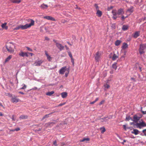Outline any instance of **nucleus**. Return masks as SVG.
Here are the masks:
<instances>
[{
	"label": "nucleus",
	"mask_w": 146,
	"mask_h": 146,
	"mask_svg": "<svg viewBox=\"0 0 146 146\" xmlns=\"http://www.w3.org/2000/svg\"><path fill=\"white\" fill-rule=\"evenodd\" d=\"M126 142V140H123V142H122L121 143L123 145V144H124V143L125 142Z\"/></svg>",
	"instance_id": "5fc2aeb1"
},
{
	"label": "nucleus",
	"mask_w": 146,
	"mask_h": 146,
	"mask_svg": "<svg viewBox=\"0 0 146 146\" xmlns=\"http://www.w3.org/2000/svg\"><path fill=\"white\" fill-rule=\"evenodd\" d=\"M52 114V113H50L47 114H46L42 118V119H41V120H43L44 119L46 118H48L49 117V115Z\"/></svg>",
	"instance_id": "7c9ffc66"
},
{
	"label": "nucleus",
	"mask_w": 146,
	"mask_h": 146,
	"mask_svg": "<svg viewBox=\"0 0 146 146\" xmlns=\"http://www.w3.org/2000/svg\"><path fill=\"white\" fill-rule=\"evenodd\" d=\"M135 125L137 128H139V129H141L143 127L146 126V124L143 121V120L141 119L139 121V123L137 122L135 124Z\"/></svg>",
	"instance_id": "7ed1b4c3"
},
{
	"label": "nucleus",
	"mask_w": 146,
	"mask_h": 146,
	"mask_svg": "<svg viewBox=\"0 0 146 146\" xmlns=\"http://www.w3.org/2000/svg\"><path fill=\"white\" fill-rule=\"evenodd\" d=\"M146 50V44H143L140 45L139 52L141 54H143Z\"/></svg>",
	"instance_id": "20e7f679"
},
{
	"label": "nucleus",
	"mask_w": 146,
	"mask_h": 146,
	"mask_svg": "<svg viewBox=\"0 0 146 146\" xmlns=\"http://www.w3.org/2000/svg\"><path fill=\"white\" fill-rule=\"evenodd\" d=\"M98 98H97L95 100H94L95 102H96V101H97L98 100Z\"/></svg>",
	"instance_id": "052dcab7"
},
{
	"label": "nucleus",
	"mask_w": 146,
	"mask_h": 146,
	"mask_svg": "<svg viewBox=\"0 0 146 146\" xmlns=\"http://www.w3.org/2000/svg\"><path fill=\"white\" fill-rule=\"evenodd\" d=\"M7 24V23H4L2 24L1 26L2 27L3 29L7 30L8 29V27L6 26Z\"/></svg>",
	"instance_id": "412c9836"
},
{
	"label": "nucleus",
	"mask_w": 146,
	"mask_h": 146,
	"mask_svg": "<svg viewBox=\"0 0 146 146\" xmlns=\"http://www.w3.org/2000/svg\"><path fill=\"white\" fill-rule=\"evenodd\" d=\"M40 7L43 9H46L48 7V6L47 5L43 4L41 5Z\"/></svg>",
	"instance_id": "cd10ccee"
},
{
	"label": "nucleus",
	"mask_w": 146,
	"mask_h": 146,
	"mask_svg": "<svg viewBox=\"0 0 146 146\" xmlns=\"http://www.w3.org/2000/svg\"><path fill=\"white\" fill-rule=\"evenodd\" d=\"M68 73H69V72H66L65 73V76L66 77H67L68 76Z\"/></svg>",
	"instance_id": "8fccbe9b"
},
{
	"label": "nucleus",
	"mask_w": 146,
	"mask_h": 146,
	"mask_svg": "<svg viewBox=\"0 0 146 146\" xmlns=\"http://www.w3.org/2000/svg\"><path fill=\"white\" fill-rule=\"evenodd\" d=\"M45 39L46 40H49V38L47 37H45Z\"/></svg>",
	"instance_id": "13d9d810"
},
{
	"label": "nucleus",
	"mask_w": 146,
	"mask_h": 146,
	"mask_svg": "<svg viewBox=\"0 0 146 146\" xmlns=\"http://www.w3.org/2000/svg\"><path fill=\"white\" fill-rule=\"evenodd\" d=\"M126 52H127L126 51H125L124 52V55H125L126 54Z\"/></svg>",
	"instance_id": "0e129e2a"
},
{
	"label": "nucleus",
	"mask_w": 146,
	"mask_h": 146,
	"mask_svg": "<svg viewBox=\"0 0 146 146\" xmlns=\"http://www.w3.org/2000/svg\"><path fill=\"white\" fill-rule=\"evenodd\" d=\"M107 117H104V118H102L101 119V121L103 122L104 121L106 122L107 120Z\"/></svg>",
	"instance_id": "2f4dec72"
},
{
	"label": "nucleus",
	"mask_w": 146,
	"mask_h": 146,
	"mask_svg": "<svg viewBox=\"0 0 146 146\" xmlns=\"http://www.w3.org/2000/svg\"><path fill=\"white\" fill-rule=\"evenodd\" d=\"M142 116L141 114H135L133 116V119L132 121L137 123L141 117Z\"/></svg>",
	"instance_id": "39448f33"
},
{
	"label": "nucleus",
	"mask_w": 146,
	"mask_h": 146,
	"mask_svg": "<svg viewBox=\"0 0 146 146\" xmlns=\"http://www.w3.org/2000/svg\"><path fill=\"white\" fill-rule=\"evenodd\" d=\"M10 1L14 3H19L21 2V0H10Z\"/></svg>",
	"instance_id": "b1692460"
},
{
	"label": "nucleus",
	"mask_w": 146,
	"mask_h": 146,
	"mask_svg": "<svg viewBox=\"0 0 146 146\" xmlns=\"http://www.w3.org/2000/svg\"><path fill=\"white\" fill-rule=\"evenodd\" d=\"M37 89V88L36 87H35L33 88L32 89H33V90H36Z\"/></svg>",
	"instance_id": "e2e57ef3"
},
{
	"label": "nucleus",
	"mask_w": 146,
	"mask_h": 146,
	"mask_svg": "<svg viewBox=\"0 0 146 146\" xmlns=\"http://www.w3.org/2000/svg\"><path fill=\"white\" fill-rule=\"evenodd\" d=\"M29 21L30 22L29 24H27L24 25H20L18 26L14 29V30H18L20 29L22 30H24L31 27L34 24V21L31 19H29Z\"/></svg>",
	"instance_id": "f257e3e1"
},
{
	"label": "nucleus",
	"mask_w": 146,
	"mask_h": 146,
	"mask_svg": "<svg viewBox=\"0 0 146 146\" xmlns=\"http://www.w3.org/2000/svg\"><path fill=\"white\" fill-rule=\"evenodd\" d=\"M0 107H2L3 108H4V107L2 105V104L1 102H0Z\"/></svg>",
	"instance_id": "09e8293b"
},
{
	"label": "nucleus",
	"mask_w": 146,
	"mask_h": 146,
	"mask_svg": "<svg viewBox=\"0 0 146 146\" xmlns=\"http://www.w3.org/2000/svg\"><path fill=\"white\" fill-rule=\"evenodd\" d=\"M133 123H133V122H131V123H130V124L131 125H132V124H133Z\"/></svg>",
	"instance_id": "774afa93"
},
{
	"label": "nucleus",
	"mask_w": 146,
	"mask_h": 146,
	"mask_svg": "<svg viewBox=\"0 0 146 146\" xmlns=\"http://www.w3.org/2000/svg\"><path fill=\"white\" fill-rule=\"evenodd\" d=\"M68 55L71 58H72V55L70 52H68Z\"/></svg>",
	"instance_id": "79ce46f5"
},
{
	"label": "nucleus",
	"mask_w": 146,
	"mask_h": 146,
	"mask_svg": "<svg viewBox=\"0 0 146 146\" xmlns=\"http://www.w3.org/2000/svg\"><path fill=\"white\" fill-rule=\"evenodd\" d=\"M22 86H23V87L20 89H25L26 88L27 86L25 84H23Z\"/></svg>",
	"instance_id": "c9c22d12"
},
{
	"label": "nucleus",
	"mask_w": 146,
	"mask_h": 146,
	"mask_svg": "<svg viewBox=\"0 0 146 146\" xmlns=\"http://www.w3.org/2000/svg\"><path fill=\"white\" fill-rule=\"evenodd\" d=\"M19 93L20 94H24V93L22 92H19Z\"/></svg>",
	"instance_id": "680f3d73"
},
{
	"label": "nucleus",
	"mask_w": 146,
	"mask_h": 146,
	"mask_svg": "<svg viewBox=\"0 0 146 146\" xmlns=\"http://www.w3.org/2000/svg\"><path fill=\"white\" fill-rule=\"evenodd\" d=\"M54 91H51L50 92H48L46 93V94L47 96H51L52 94L54 93Z\"/></svg>",
	"instance_id": "c85d7f7f"
},
{
	"label": "nucleus",
	"mask_w": 146,
	"mask_h": 146,
	"mask_svg": "<svg viewBox=\"0 0 146 146\" xmlns=\"http://www.w3.org/2000/svg\"><path fill=\"white\" fill-rule=\"evenodd\" d=\"M71 58V61L72 63V64L73 65H74V59L73 58Z\"/></svg>",
	"instance_id": "ea45409f"
},
{
	"label": "nucleus",
	"mask_w": 146,
	"mask_h": 146,
	"mask_svg": "<svg viewBox=\"0 0 146 146\" xmlns=\"http://www.w3.org/2000/svg\"><path fill=\"white\" fill-rule=\"evenodd\" d=\"M12 119L13 121H15L16 119V118L15 117V116L14 115L12 116Z\"/></svg>",
	"instance_id": "a18cd8bd"
},
{
	"label": "nucleus",
	"mask_w": 146,
	"mask_h": 146,
	"mask_svg": "<svg viewBox=\"0 0 146 146\" xmlns=\"http://www.w3.org/2000/svg\"><path fill=\"white\" fill-rule=\"evenodd\" d=\"M11 131H15V129H12V130H11Z\"/></svg>",
	"instance_id": "338daca9"
},
{
	"label": "nucleus",
	"mask_w": 146,
	"mask_h": 146,
	"mask_svg": "<svg viewBox=\"0 0 146 146\" xmlns=\"http://www.w3.org/2000/svg\"><path fill=\"white\" fill-rule=\"evenodd\" d=\"M44 18L48 20L55 21V19L53 17L50 16H45L44 17Z\"/></svg>",
	"instance_id": "f8f14e48"
},
{
	"label": "nucleus",
	"mask_w": 146,
	"mask_h": 146,
	"mask_svg": "<svg viewBox=\"0 0 146 146\" xmlns=\"http://www.w3.org/2000/svg\"><path fill=\"white\" fill-rule=\"evenodd\" d=\"M26 48L29 51H33V50L31 49V48H30L29 47H26Z\"/></svg>",
	"instance_id": "a19ab883"
},
{
	"label": "nucleus",
	"mask_w": 146,
	"mask_h": 146,
	"mask_svg": "<svg viewBox=\"0 0 146 146\" xmlns=\"http://www.w3.org/2000/svg\"><path fill=\"white\" fill-rule=\"evenodd\" d=\"M3 115V114L2 113L0 112V116H2Z\"/></svg>",
	"instance_id": "69168bd1"
},
{
	"label": "nucleus",
	"mask_w": 146,
	"mask_h": 146,
	"mask_svg": "<svg viewBox=\"0 0 146 146\" xmlns=\"http://www.w3.org/2000/svg\"><path fill=\"white\" fill-rule=\"evenodd\" d=\"M100 54L98 52H96L95 58L97 61H99L100 57Z\"/></svg>",
	"instance_id": "dca6fc26"
},
{
	"label": "nucleus",
	"mask_w": 146,
	"mask_h": 146,
	"mask_svg": "<svg viewBox=\"0 0 146 146\" xmlns=\"http://www.w3.org/2000/svg\"><path fill=\"white\" fill-rule=\"evenodd\" d=\"M19 99L16 97H13L11 99V102L13 103H17L19 101Z\"/></svg>",
	"instance_id": "9d476101"
},
{
	"label": "nucleus",
	"mask_w": 146,
	"mask_h": 146,
	"mask_svg": "<svg viewBox=\"0 0 146 146\" xmlns=\"http://www.w3.org/2000/svg\"><path fill=\"white\" fill-rule=\"evenodd\" d=\"M133 11V7L132 6H131L126 10V13H132Z\"/></svg>",
	"instance_id": "4468645a"
},
{
	"label": "nucleus",
	"mask_w": 146,
	"mask_h": 146,
	"mask_svg": "<svg viewBox=\"0 0 146 146\" xmlns=\"http://www.w3.org/2000/svg\"><path fill=\"white\" fill-rule=\"evenodd\" d=\"M19 55L21 56L24 57L25 56L26 57H28V52H24L22 51H21L19 53Z\"/></svg>",
	"instance_id": "6e6552de"
},
{
	"label": "nucleus",
	"mask_w": 146,
	"mask_h": 146,
	"mask_svg": "<svg viewBox=\"0 0 146 146\" xmlns=\"http://www.w3.org/2000/svg\"><path fill=\"white\" fill-rule=\"evenodd\" d=\"M6 48L8 51L10 53H13L14 52V50L11 47L6 46Z\"/></svg>",
	"instance_id": "f3484780"
},
{
	"label": "nucleus",
	"mask_w": 146,
	"mask_h": 146,
	"mask_svg": "<svg viewBox=\"0 0 146 146\" xmlns=\"http://www.w3.org/2000/svg\"><path fill=\"white\" fill-rule=\"evenodd\" d=\"M43 61L42 60L37 59L35 61L34 65L36 66H39L41 65Z\"/></svg>",
	"instance_id": "0eeeda50"
},
{
	"label": "nucleus",
	"mask_w": 146,
	"mask_h": 146,
	"mask_svg": "<svg viewBox=\"0 0 146 146\" xmlns=\"http://www.w3.org/2000/svg\"><path fill=\"white\" fill-rule=\"evenodd\" d=\"M100 130H101V132L102 133H104L106 131L105 128L104 127L101 128Z\"/></svg>",
	"instance_id": "f704fd0d"
},
{
	"label": "nucleus",
	"mask_w": 146,
	"mask_h": 146,
	"mask_svg": "<svg viewBox=\"0 0 146 146\" xmlns=\"http://www.w3.org/2000/svg\"><path fill=\"white\" fill-rule=\"evenodd\" d=\"M118 58V56L116 55L115 54H114L113 55L112 59L113 60H116V59Z\"/></svg>",
	"instance_id": "c756f323"
},
{
	"label": "nucleus",
	"mask_w": 146,
	"mask_h": 146,
	"mask_svg": "<svg viewBox=\"0 0 146 146\" xmlns=\"http://www.w3.org/2000/svg\"><path fill=\"white\" fill-rule=\"evenodd\" d=\"M28 54H30L31 56H32L33 55V54L31 53H29L28 52Z\"/></svg>",
	"instance_id": "bf43d9fd"
},
{
	"label": "nucleus",
	"mask_w": 146,
	"mask_h": 146,
	"mask_svg": "<svg viewBox=\"0 0 146 146\" xmlns=\"http://www.w3.org/2000/svg\"><path fill=\"white\" fill-rule=\"evenodd\" d=\"M111 12L113 15L112 18L113 19H115L118 17V15H122L124 13L123 9L122 8L118 9L117 11L115 10H113Z\"/></svg>",
	"instance_id": "f03ea898"
},
{
	"label": "nucleus",
	"mask_w": 146,
	"mask_h": 146,
	"mask_svg": "<svg viewBox=\"0 0 146 146\" xmlns=\"http://www.w3.org/2000/svg\"><path fill=\"white\" fill-rule=\"evenodd\" d=\"M126 119L127 121H129L130 119H131L132 121L133 120V119H132L129 116L126 117Z\"/></svg>",
	"instance_id": "4c0bfd02"
},
{
	"label": "nucleus",
	"mask_w": 146,
	"mask_h": 146,
	"mask_svg": "<svg viewBox=\"0 0 146 146\" xmlns=\"http://www.w3.org/2000/svg\"><path fill=\"white\" fill-rule=\"evenodd\" d=\"M104 86L105 88L106 89H108L110 87V86H109V85L107 84H105Z\"/></svg>",
	"instance_id": "58836bf2"
},
{
	"label": "nucleus",
	"mask_w": 146,
	"mask_h": 146,
	"mask_svg": "<svg viewBox=\"0 0 146 146\" xmlns=\"http://www.w3.org/2000/svg\"><path fill=\"white\" fill-rule=\"evenodd\" d=\"M56 141H54V143H53V144L55 146H56Z\"/></svg>",
	"instance_id": "864d4df0"
},
{
	"label": "nucleus",
	"mask_w": 146,
	"mask_h": 146,
	"mask_svg": "<svg viewBox=\"0 0 146 146\" xmlns=\"http://www.w3.org/2000/svg\"><path fill=\"white\" fill-rule=\"evenodd\" d=\"M61 95L62 98H64L67 96V93L66 92H62L61 93Z\"/></svg>",
	"instance_id": "aec40b11"
},
{
	"label": "nucleus",
	"mask_w": 146,
	"mask_h": 146,
	"mask_svg": "<svg viewBox=\"0 0 146 146\" xmlns=\"http://www.w3.org/2000/svg\"><path fill=\"white\" fill-rule=\"evenodd\" d=\"M140 131L137 129H134L133 131L131 132V133L133 134H134L135 135H137L139 134Z\"/></svg>",
	"instance_id": "2eb2a0df"
},
{
	"label": "nucleus",
	"mask_w": 146,
	"mask_h": 146,
	"mask_svg": "<svg viewBox=\"0 0 146 146\" xmlns=\"http://www.w3.org/2000/svg\"><path fill=\"white\" fill-rule=\"evenodd\" d=\"M104 102V100H103V101H101L100 102V104H99L100 105L102 104Z\"/></svg>",
	"instance_id": "3c124183"
},
{
	"label": "nucleus",
	"mask_w": 146,
	"mask_h": 146,
	"mask_svg": "<svg viewBox=\"0 0 146 146\" xmlns=\"http://www.w3.org/2000/svg\"><path fill=\"white\" fill-rule=\"evenodd\" d=\"M94 7H95L97 11L98 10H99V7L98 6V5L96 4H95L94 5Z\"/></svg>",
	"instance_id": "e433bc0d"
},
{
	"label": "nucleus",
	"mask_w": 146,
	"mask_h": 146,
	"mask_svg": "<svg viewBox=\"0 0 146 146\" xmlns=\"http://www.w3.org/2000/svg\"><path fill=\"white\" fill-rule=\"evenodd\" d=\"M44 52L45 54L47 57V59L49 61H51L52 60V58L49 55L47 51H45Z\"/></svg>",
	"instance_id": "9b49d317"
},
{
	"label": "nucleus",
	"mask_w": 146,
	"mask_h": 146,
	"mask_svg": "<svg viewBox=\"0 0 146 146\" xmlns=\"http://www.w3.org/2000/svg\"><path fill=\"white\" fill-rule=\"evenodd\" d=\"M28 117L27 115H22L20 116L19 119H26Z\"/></svg>",
	"instance_id": "5701e85b"
},
{
	"label": "nucleus",
	"mask_w": 146,
	"mask_h": 146,
	"mask_svg": "<svg viewBox=\"0 0 146 146\" xmlns=\"http://www.w3.org/2000/svg\"><path fill=\"white\" fill-rule=\"evenodd\" d=\"M121 41L120 40H117L115 42V45L116 46H119L121 43Z\"/></svg>",
	"instance_id": "4be33fe9"
},
{
	"label": "nucleus",
	"mask_w": 146,
	"mask_h": 146,
	"mask_svg": "<svg viewBox=\"0 0 146 146\" xmlns=\"http://www.w3.org/2000/svg\"><path fill=\"white\" fill-rule=\"evenodd\" d=\"M66 70V67L64 66L62 67L59 71V73L61 74H64Z\"/></svg>",
	"instance_id": "1a4fd4ad"
},
{
	"label": "nucleus",
	"mask_w": 146,
	"mask_h": 146,
	"mask_svg": "<svg viewBox=\"0 0 146 146\" xmlns=\"http://www.w3.org/2000/svg\"><path fill=\"white\" fill-rule=\"evenodd\" d=\"M53 41L55 43L56 46L61 51L64 49V46H62L60 44L58 43L56 40L54 39Z\"/></svg>",
	"instance_id": "423d86ee"
},
{
	"label": "nucleus",
	"mask_w": 146,
	"mask_h": 146,
	"mask_svg": "<svg viewBox=\"0 0 146 146\" xmlns=\"http://www.w3.org/2000/svg\"><path fill=\"white\" fill-rule=\"evenodd\" d=\"M123 128L125 130H126L127 129V127H126L125 125H123Z\"/></svg>",
	"instance_id": "49530a36"
},
{
	"label": "nucleus",
	"mask_w": 146,
	"mask_h": 146,
	"mask_svg": "<svg viewBox=\"0 0 146 146\" xmlns=\"http://www.w3.org/2000/svg\"><path fill=\"white\" fill-rule=\"evenodd\" d=\"M128 25H123L122 27V29L124 31H126L128 29Z\"/></svg>",
	"instance_id": "a878e982"
},
{
	"label": "nucleus",
	"mask_w": 146,
	"mask_h": 146,
	"mask_svg": "<svg viewBox=\"0 0 146 146\" xmlns=\"http://www.w3.org/2000/svg\"><path fill=\"white\" fill-rule=\"evenodd\" d=\"M140 35V31H136L133 36V37L135 38H136Z\"/></svg>",
	"instance_id": "a211bd4d"
},
{
	"label": "nucleus",
	"mask_w": 146,
	"mask_h": 146,
	"mask_svg": "<svg viewBox=\"0 0 146 146\" xmlns=\"http://www.w3.org/2000/svg\"><path fill=\"white\" fill-rule=\"evenodd\" d=\"M133 129V127H127V129H130V130H131Z\"/></svg>",
	"instance_id": "603ef678"
},
{
	"label": "nucleus",
	"mask_w": 146,
	"mask_h": 146,
	"mask_svg": "<svg viewBox=\"0 0 146 146\" xmlns=\"http://www.w3.org/2000/svg\"><path fill=\"white\" fill-rule=\"evenodd\" d=\"M65 103H64L63 104H60L59 105V106H61L62 105H64V104Z\"/></svg>",
	"instance_id": "6e6d98bb"
},
{
	"label": "nucleus",
	"mask_w": 146,
	"mask_h": 146,
	"mask_svg": "<svg viewBox=\"0 0 146 146\" xmlns=\"http://www.w3.org/2000/svg\"><path fill=\"white\" fill-rule=\"evenodd\" d=\"M12 55H9V56L5 59V62H6L8 61H9L12 58Z\"/></svg>",
	"instance_id": "393cba45"
},
{
	"label": "nucleus",
	"mask_w": 146,
	"mask_h": 146,
	"mask_svg": "<svg viewBox=\"0 0 146 146\" xmlns=\"http://www.w3.org/2000/svg\"><path fill=\"white\" fill-rule=\"evenodd\" d=\"M140 135L142 136H146V129H143L142 132L140 134Z\"/></svg>",
	"instance_id": "bb28decb"
},
{
	"label": "nucleus",
	"mask_w": 146,
	"mask_h": 146,
	"mask_svg": "<svg viewBox=\"0 0 146 146\" xmlns=\"http://www.w3.org/2000/svg\"><path fill=\"white\" fill-rule=\"evenodd\" d=\"M128 48V45L125 42L123 43V45L122 46V50H125Z\"/></svg>",
	"instance_id": "ddd939ff"
},
{
	"label": "nucleus",
	"mask_w": 146,
	"mask_h": 146,
	"mask_svg": "<svg viewBox=\"0 0 146 146\" xmlns=\"http://www.w3.org/2000/svg\"><path fill=\"white\" fill-rule=\"evenodd\" d=\"M89 140H90V139L88 138H84L83 139L80 140V141L81 142H84L86 141H89Z\"/></svg>",
	"instance_id": "72a5a7b5"
},
{
	"label": "nucleus",
	"mask_w": 146,
	"mask_h": 146,
	"mask_svg": "<svg viewBox=\"0 0 146 146\" xmlns=\"http://www.w3.org/2000/svg\"><path fill=\"white\" fill-rule=\"evenodd\" d=\"M112 67L115 70H116L117 68V63H115L113 64L112 65Z\"/></svg>",
	"instance_id": "473e14b6"
},
{
	"label": "nucleus",
	"mask_w": 146,
	"mask_h": 146,
	"mask_svg": "<svg viewBox=\"0 0 146 146\" xmlns=\"http://www.w3.org/2000/svg\"><path fill=\"white\" fill-rule=\"evenodd\" d=\"M122 16L121 17V20L122 21H124V20L125 19V17L123 15H121Z\"/></svg>",
	"instance_id": "37998d69"
},
{
	"label": "nucleus",
	"mask_w": 146,
	"mask_h": 146,
	"mask_svg": "<svg viewBox=\"0 0 146 146\" xmlns=\"http://www.w3.org/2000/svg\"><path fill=\"white\" fill-rule=\"evenodd\" d=\"M97 16L98 17H101L102 15V12L100 10H98L97 11V12L96 13Z\"/></svg>",
	"instance_id": "6ab92c4d"
},
{
	"label": "nucleus",
	"mask_w": 146,
	"mask_h": 146,
	"mask_svg": "<svg viewBox=\"0 0 146 146\" xmlns=\"http://www.w3.org/2000/svg\"><path fill=\"white\" fill-rule=\"evenodd\" d=\"M96 102H95V101H94L92 102H90V104H94Z\"/></svg>",
	"instance_id": "4d7b16f0"
},
{
	"label": "nucleus",
	"mask_w": 146,
	"mask_h": 146,
	"mask_svg": "<svg viewBox=\"0 0 146 146\" xmlns=\"http://www.w3.org/2000/svg\"><path fill=\"white\" fill-rule=\"evenodd\" d=\"M141 111L143 114H146V111H143L141 110Z\"/></svg>",
	"instance_id": "c03bdc74"
},
{
	"label": "nucleus",
	"mask_w": 146,
	"mask_h": 146,
	"mask_svg": "<svg viewBox=\"0 0 146 146\" xmlns=\"http://www.w3.org/2000/svg\"><path fill=\"white\" fill-rule=\"evenodd\" d=\"M20 129V128L19 127L17 128H16L15 129V131H18Z\"/></svg>",
	"instance_id": "de8ad7c7"
}]
</instances>
